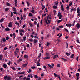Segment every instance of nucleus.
Instances as JSON below:
<instances>
[{
	"label": "nucleus",
	"instance_id": "f257e3e1",
	"mask_svg": "<svg viewBox=\"0 0 80 80\" xmlns=\"http://www.w3.org/2000/svg\"><path fill=\"white\" fill-rule=\"evenodd\" d=\"M11 77L10 76H8L7 75L5 76L4 77V79L5 80H11Z\"/></svg>",
	"mask_w": 80,
	"mask_h": 80
},
{
	"label": "nucleus",
	"instance_id": "f03ea898",
	"mask_svg": "<svg viewBox=\"0 0 80 80\" xmlns=\"http://www.w3.org/2000/svg\"><path fill=\"white\" fill-rule=\"evenodd\" d=\"M58 17H59V19H62V13L60 12H58Z\"/></svg>",
	"mask_w": 80,
	"mask_h": 80
},
{
	"label": "nucleus",
	"instance_id": "7ed1b4c3",
	"mask_svg": "<svg viewBox=\"0 0 80 80\" xmlns=\"http://www.w3.org/2000/svg\"><path fill=\"white\" fill-rule=\"evenodd\" d=\"M12 22H11L10 23H9L8 27L10 28H12Z\"/></svg>",
	"mask_w": 80,
	"mask_h": 80
},
{
	"label": "nucleus",
	"instance_id": "20e7f679",
	"mask_svg": "<svg viewBox=\"0 0 80 80\" xmlns=\"http://www.w3.org/2000/svg\"><path fill=\"white\" fill-rule=\"evenodd\" d=\"M47 57H45L43 59L44 60H47V59H50V56H46Z\"/></svg>",
	"mask_w": 80,
	"mask_h": 80
},
{
	"label": "nucleus",
	"instance_id": "39448f33",
	"mask_svg": "<svg viewBox=\"0 0 80 80\" xmlns=\"http://www.w3.org/2000/svg\"><path fill=\"white\" fill-rule=\"evenodd\" d=\"M61 10L62 11H64V8L63 7V5H62L61 6Z\"/></svg>",
	"mask_w": 80,
	"mask_h": 80
},
{
	"label": "nucleus",
	"instance_id": "423d86ee",
	"mask_svg": "<svg viewBox=\"0 0 80 80\" xmlns=\"http://www.w3.org/2000/svg\"><path fill=\"white\" fill-rule=\"evenodd\" d=\"M58 57V54H56V55H54L53 57V59H55V58H57Z\"/></svg>",
	"mask_w": 80,
	"mask_h": 80
},
{
	"label": "nucleus",
	"instance_id": "0eeeda50",
	"mask_svg": "<svg viewBox=\"0 0 80 80\" xmlns=\"http://www.w3.org/2000/svg\"><path fill=\"white\" fill-rule=\"evenodd\" d=\"M80 24L79 23H77L76 25V27L77 28H80Z\"/></svg>",
	"mask_w": 80,
	"mask_h": 80
},
{
	"label": "nucleus",
	"instance_id": "6e6552de",
	"mask_svg": "<svg viewBox=\"0 0 80 80\" xmlns=\"http://www.w3.org/2000/svg\"><path fill=\"white\" fill-rule=\"evenodd\" d=\"M46 57H50V53L48 52H46Z\"/></svg>",
	"mask_w": 80,
	"mask_h": 80
},
{
	"label": "nucleus",
	"instance_id": "1a4fd4ad",
	"mask_svg": "<svg viewBox=\"0 0 80 80\" xmlns=\"http://www.w3.org/2000/svg\"><path fill=\"white\" fill-rule=\"evenodd\" d=\"M24 58H28V56L27 55H24Z\"/></svg>",
	"mask_w": 80,
	"mask_h": 80
},
{
	"label": "nucleus",
	"instance_id": "9d476101",
	"mask_svg": "<svg viewBox=\"0 0 80 80\" xmlns=\"http://www.w3.org/2000/svg\"><path fill=\"white\" fill-rule=\"evenodd\" d=\"M5 31H10V29L9 28H7L5 29Z\"/></svg>",
	"mask_w": 80,
	"mask_h": 80
},
{
	"label": "nucleus",
	"instance_id": "9b49d317",
	"mask_svg": "<svg viewBox=\"0 0 80 80\" xmlns=\"http://www.w3.org/2000/svg\"><path fill=\"white\" fill-rule=\"evenodd\" d=\"M12 36H13V39H15V38L16 37V36L15 35V33H13L12 34Z\"/></svg>",
	"mask_w": 80,
	"mask_h": 80
},
{
	"label": "nucleus",
	"instance_id": "f8f14e48",
	"mask_svg": "<svg viewBox=\"0 0 80 80\" xmlns=\"http://www.w3.org/2000/svg\"><path fill=\"white\" fill-rule=\"evenodd\" d=\"M66 26L67 27H70L72 26V24H66Z\"/></svg>",
	"mask_w": 80,
	"mask_h": 80
},
{
	"label": "nucleus",
	"instance_id": "ddd939ff",
	"mask_svg": "<svg viewBox=\"0 0 80 80\" xmlns=\"http://www.w3.org/2000/svg\"><path fill=\"white\" fill-rule=\"evenodd\" d=\"M24 73H25V72H19L18 74H24Z\"/></svg>",
	"mask_w": 80,
	"mask_h": 80
},
{
	"label": "nucleus",
	"instance_id": "4468645a",
	"mask_svg": "<svg viewBox=\"0 0 80 80\" xmlns=\"http://www.w3.org/2000/svg\"><path fill=\"white\" fill-rule=\"evenodd\" d=\"M48 66L49 67H50V68H53V67L49 64H48Z\"/></svg>",
	"mask_w": 80,
	"mask_h": 80
},
{
	"label": "nucleus",
	"instance_id": "2eb2a0df",
	"mask_svg": "<svg viewBox=\"0 0 80 80\" xmlns=\"http://www.w3.org/2000/svg\"><path fill=\"white\" fill-rule=\"evenodd\" d=\"M57 8H58V7H57L55 5H54L53 6V8H54V9H57Z\"/></svg>",
	"mask_w": 80,
	"mask_h": 80
},
{
	"label": "nucleus",
	"instance_id": "dca6fc26",
	"mask_svg": "<svg viewBox=\"0 0 80 80\" xmlns=\"http://www.w3.org/2000/svg\"><path fill=\"white\" fill-rule=\"evenodd\" d=\"M62 21V19H61V20H58L57 21V23H60Z\"/></svg>",
	"mask_w": 80,
	"mask_h": 80
},
{
	"label": "nucleus",
	"instance_id": "f3484780",
	"mask_svg": "<svg viewBox=\"0 0 80 80\" xmlns=\"http://www.w3.org/2000/svg\"><path fill=\"white\" fill-rule=\"evenodd\" d=\"M66 10H69V9H70V8H69V5H68L67 7H66Z\"/></svg>",
	"mask_w": 80,
	"mask_h": 80
},
{
	"label": "nucleus",
	"instance_id": "a211bd4d",
	"mask_svg": "<svg viewBox=\"0 0 80 80\" xmlns=\"http://www.w3.org/2000/svg\"><path fill=\"white\" fill-rule=\"evenodd\" d=\"M77 13L78 14L80 13V10H79V8H78L77 10Z\"/></svg>",
	"mask_w": 80,
	"mask_h": 80
},
{
	"label": "nucleus",
	"instance_id": "6ab92c4d",
	"mask_svg": "<svg viewBox=\"0 0 80 80\" xmlns=\"http://www.w3.org/2000/svg\"><path fill=\"white\" fill-rule=\"evenodd\" d=\"M11 68H12V69L13 70H16V69L14 67L12 66V67H11Z\"/></svg>",
	"mask_w": 80,
	"mask_h": 80
},
{
	"label": "nucleus",
	"instance_id": "aec40b11",
	"mask_svg": "<svg viewBox=\"0 0 80 80\" xmlns=\"http://www.w3.org/2000/svg\"><path fill=\"white\" fill-rule=\"evenodd\" d=\"M3 67L5 68L7 67V65L6 64H4L3 65Z\"/></svg>",
	"mask_w": 80,
	"mask_h": 80
},
{
	"label": "nucleus",
	"instance_id": "412c9836",
	"mask_svg": "<svg viewBox=\"0 0 80 80\" xmlns=\"http://www.w3.org/2000/svg\"><path fill=\"white\" fill-rule=\"evenodd\" d=\"M33 42H34V44H35L37 42V40L36 39H34L33 40Z\"/></svg>",
	"mask_w": 80,
	"mask_h": 80
},
{
	"label": "nucleus",
	"instance_id": "4be33fe9",
	"mask_svg": "<svg viewBox=\"0 0 80 80\" xmlns=\"http://www.w3.org/2000/svg\"><path fill=\"white\" fill-rule=\"evenodd\" d=\"M19 31H20V32H25V31L23 30L22 29H20Z\"/></svg>",
	"mask_w": 80,
	"mask_h": 80
},
{
	"label": "nucleus",
	"instance_id": "5701e85b",
	"mask_svg": "<svg viewBox=\"0 0 80 80\" xmlns=\"http://www.w3.org/2000/svg\"><path fill=\"white\" fill-rule=\"evenodd\" d=\"M8 10H9V8H6L5 9V11H6V12H8Z\"/></svg>",
	"mask_w": 80,
	"mask_h": 80
},
{
	"label": "nucleus",
	"instance_id": "b1692460",
	"mask_svg": "<svg viewBox=\"0 0 80 80\" xmlns=\"http://www.w3.org/2000/svg\"><path fill=\"white\" fill-rule=\"evenodd\" d=\"M15 24L16 25H18V26H19L20 25V24H19V23H18L17 21L15 22Z\"/></svg>",
	"mask_w": 80,
	"mask_h": 80
},
{
	"label": "nucleus",
	"instance_id": "393cba45",
	"mask_svg": "<svg viewBox=\"0 0 80 80\" xmlns=\"http://www.w3.org/2000/svg\"><path fill=\"white\" fill-rule=\"evenodd\" d=\"M73 7H72L71 10H70L71 13H72V12H73Z\"/></svg>",
	"mask_w": 80,
	"mask_h": 80
},
{
	"label": "nucleus",
	"instance_id": "a878e982",
	"mask_svg": "<svg viewBox=\"0 0 80 80\" xmlns=\"http://www.w3.org/2000/svg\"><path fill=\"white\" fill-rule=\"evenodd\" d=\"M13 11H14V12H17V9H16V8H13Z\"/></svg>",
	"mask_w": 80,
	"mask_h": 80
},
{
	"label": "nucleus",
	"instance_id": "bb28decb",
	"mask_svg": "<svg viewBox=\"0 0 80 80\" xmlns=\"http://www.w3.org/2000/svg\"><path fill=\"white\" fill-rule=\"evenodd\" d=\"M16 50H17V51H16L18 53V52H19V50H20V49H19L18 48H16Z\"/></svg>",
	"mask_w": 80,
	"mask_h": 80
},
{
	"label": "nucleus",
	"instance_id": "cd10ccee",
	"mask_svg": "<svg viewBox=\"0 0 80 80\" xmlns=\"http://www.w3.org/2000/svg\"><path fill=\"white\" fill-rule=\"evenodd\" d=\"M3 20H4V19H3V18H2V19H1L0 20V22H1V23H2V22H3Z\"/></svg>",
	"mask_w": 80,
	"mask_h": 80
},
{
	"label": "nucleus",
	"instance_id": "c85d7f7f",
	"mask_svg": "<svg viewBox=\"0 0 80 80\" xmlns=\"http://www.w3.org/2000/svg\"><path fill=\"white\" fill-rule=\"evenodd\" d=\"M66 55H67V56H70V53L69 52L66 53Z\"/></svg>",
	"mask_w": 80,
	"mask_h": 80
},
{
	"label": "nucleus",
	"instance_id": "c756f323",
	"mask_svg": "<svg viewBox=\"0 0 80 80\" xmlns=\"http://www.w3.org/2000/svg\"><path fill=\"white\" fill-rule=\"evenodd\" d=\"M29 17H33V14L31 13H29Z\"/></svg>",
	"mask_w": 80,
	"mask_h": 80
},
{
	"label": "nucleus",
	"instance_id": "7c9ffc66",
	"mask_svg": "<svg viewBox=\"0 0 80 80\" xmlns=\"http://www.w3.org/2000/svg\"><path fill=\"white\" fill-rule=\"evenodd\" d=\"M61 59L62 60H64V61H67V60L64 58H61Z\"/></svg>",
	"mask_w": 80,
	"mask_h": 80
},
{
	"label": "nucleus",
	"instance_id": "2f4dec72",
	"mask_svg": "<svg viewBox=\"0 0 80 80\" xmlns=\"http://www.w3.org/2000/svg\"><path fill=\"white\" fill-rule=\"evenodd\" d=\"M29 40L30 42H33V39H32V38L29 39Z\"/></svg>",
	"mask_w": 80,
	"mask_h": 80
},
{
	"label": "nucleus",
	"instance_id": "473e14b6",
	"mask_svg": "<svg viewBox=\"0 0 80 80\" xmlns=\"http://www.w3.org/2000/svg\"><path fill=\"white\" fill-rule=\"evenodd\" d=\"M74 57V54H72L71 55L70 58H73Z\"/></svg>",
	"mask_w": 80,
	"mask_h": 80
},
{
	"label": "nucleus",
	"instance_id": "72a5a7b5",
	"mask_svg": "<svg viewBox=\"0 0 80 80\" xmlns=\"http://www.w3.org/2000/svg\"><path fill=\"white\" fill-rule=\"evenodd\" d=\"M31 12L32 13H35V10L34 9H32L31 10Z\"/></svg>",
	"mask_w": 80,
	"mask_h": 80
},
{
	"label": "nucleus",
	"instance_id": "f704fd0d",
	"mask_svg": "<svg viewBox=\"0 0 80 80\" xmlns=\"http://www.w3.org/2000/svg\"><path fill=\"white\" fill-rule=\"evenodd\" d=\"M27 65H28V63H27L26 64H23V65H22V66L23 67H26Z\"/></svg>",
	"mask_w": 80,
	"mask_h": 80
},
{
	"label": "nucleus",
	"instance_id": "c9c22d12",
	"mask_svg": "<svg viewBox=\"0 0 80 80\" xmlns=\"http://www.w3.org/2000/svg\"><path fill=\"white\" fill-rule=\"evenodd\" d=\"M44 20L45 21V22L46 23V25H47V22H48V21L46 20V19L45 18L44 19Z\"/></svg>",
	"mask_w": 80,
	"mask_h": 80
},
{
	"label": "nucleus",
	"instance_id": "e433bc0d",
	"mask_svg": "<svg viewBox=\"0 0 80 80\" xmlns=\"http://www.w3.org/2000/svg\"><path fill=\"white\" fill-rule=\"evenodd\" d=\"M22 60H23V59L22 58H19V60L18 61V62H20V61H22Z\"/></svg>",
	"mask_w": 80,
	"mask_h": 80
},
{
	"label": "nucleus",
	"instance_id": "4c0bfd02",
	"mask_svg": "<svg viewBox=\"0 0 80 80\" xmlns=\"http://www.w3.org/2000/svg\"><path fill=\"white\" fill-rule=\"evenodd\" d=\"M59 27L60 28H63L64 27H63V26L62 25H61V26H59Z\"/></svg>",
	"mask_w": 80,
	"mask_h": 80
},
{
	"label": "nucleus",
	"instance_id": "58836bf2",
	"mask_svg": "<svg viewBox=\"0 0 80 80\" xmlns=\"http://www.w3.org/2000/svg\"><path fill=\"white\" fill-rule=\"evenodd\" d=\"M64 30L66 32H68V33H69V31H68V29L66 28H64Z\"/></svg>",
	"mask_w": 80,
	"mask_h": 80
},
{
	"label": "nucleus",
	"instance_id": "ea45409f",
	"mask_svg": "<svg viewBox=\"0 0 80 80\" xmlns=\"http://www.w3.org/2000/svg\"><path fill=\"white\" fill-rule=\"evenodd\" d=\"M77 77H79V73H77L76 74Z\"/></svg>",
	"mask_w": 80,
	"mask_h": 80
},
{
	"label": "nucleus",
	"instance_id": "a19ab883",
	"mask_svg": "<svg viewBox=\"0 0 80 80\" xmlns=\"http://www.w3.org/2000/svg\"><path fill=\"white\" fill-rule=\"evenodd\" d=\"M23 16L22 15H21V20H23Z\"/></svg>",
	"mask_w": 80,
	"mask_h": 80
},
{
	"label": "nucleus",
	"instance_id": "79ce46f5",
	"mask_svg": "<svg viewBox=\"0 0 80 80\" xmlns=\"http://www.w3.org/2000/svg\"><path fill=\"white\" fill-rule=\"evenodd\" d=\"M27 45H26V47H27V48H28V47H30V45H29V44H27Z\"/></svg>",
	"mask_w": 80,
	"mask_h": 80
},
{
	"label": "nucleus",
	"instance_id": "37998d69",
	"mask_svg": "<svg viewBox=\"0 0 80 80\" xmlns=\"http://www.w3.org/2000/svg\"><path fill=\"white\" fill-rule=\"evenodd\" d=\"M44 8H45V5H42V10H44Z\"/></svg>",
	"mask_w": 80,
	"mask_h": 80
},
{
	"label": "nucleus",
	"instance_id": "c03bdc74",
	"mask_svg": "<svg viewBox=\"0 0 80 80\" xmlns=\"http://www.w3.org/2000/svg\"><path fill=\"white\" fill-rule=\"evenodd\" d=\"M2 41H3V42H6V39L5 38H3L2 39Z\"/></svg>",
	"mask_w": 80,
	"mask_h": 80
},
{
	"label": "nucleus",
	"instance_id": "a18cd8bd",
	"mask_svg": "<svg viewBox=\"0 0 80 80\" xmlns=\"http://www.w3.org/2000/svg\"><path fill=\"white\" fill-rule=\"evenodd\" d=\"M56 2H57L56 3L55 5H56V6H58V3H59L58 2V1H56Z\"/></svg>",
	"mask_w": 80,
	"mask_h": 80
},
{
	"label": "nucleus",
	"instance_id": "49530a36",
	"mask_svg": "<svg viewBox=\"0 0 80 80\" xmlns=\"http://www.w3.org/2000/svg\"><path fill=\"white\" fill-rule=\"evenodd\" d=\"M26 36L24 37H23V39L24 41H25V40H26Z\"/></svg>",
	"mask_w": 80,
	"mask_h": 80
},
{
	"label": "nucleus",
	"instance_id": "de8ad7c7",
	"mask_svg": "<svg viewBox=\"0 0 80 80\" xmlns=\"http://www.w3.org/2000/svg\"><path fill=\"white\" fill-rule=\"evenodd\" d=\"M13 12H12L11 13V15L10 17H13Z\"/></svg>",
	"mask_w": 80,
	"mask_h": 80
},
{
	"label": "nucleus",
	"instance_id": "09e8293b",
	"mask_svg": "<svg viewBox=\"0 0 80 80\" xmlns=\"http://www.w3.org/2000/svg\"><path fill=\"white\" fill-rule=\"evenodd\" d=\"M48 15H49V18L50 20H51L52 19V18H51V15L50 14H49Z\"/></svg>",
	"mask_w": 80,
	"mask_h": 80
},
{
	"label": "nucleus",
	"instance_id": "8fccbe9b",
	"mask_svg": "<svg viewBox=\"0 0 80 80\" xmlns=\"http://www.w3.org/2000/svg\"><path fill=\"white\" fill-rule=\"evenodd\" d=\"M54 75L55 76V77H58V75H57L55 73H54Z\"/></svg>",
	"mask_w": 80,
	"mask_h": 80
},
{
	"label": "nucleus",
	"instance_id": "3c124183",
	"mask_svg": "<svg viewBox=\"0 0 80 80\" xmlns=\"http://www.w3.org/2000/svg\"><path fill=\"white\" fill-rule=\"evenodd\" d=\"M72 3H73L72 2H71L69 3V6H70V7H71V6H72Z\"/></svg>",
	"mask_w": 80,
	"mask_h": 80
},
{
	"label": "nucleus",
	"instance_id": "603ef678",
	"mask_svg": "<svg viewBox=\"0 0 80 80\" xmlns=\"http://www.w3.org/2000/svg\"><path fill=\"white\" fill-rule=\"evenodd\" d=\"M9 39V38L8 37V36H7L6 37V40H8Z\"/></svg>",
	"mask_w": 80,
	"mask_h": 80
},
{
	"label": "nucleus",
	"instance_id": "864d4df0",
	"mask_svg": "<svg viewBox=\"0 0 80 80\" xmlns=\"http://www.w3.org/2000/svg\"><path fill=\"white\" fill-rule=\"evenodd\" d=\"M34 77L35 78H38V76L37 75H35Z\"/></svg>",
	"mask_w": 80,
	"mask_h": 80
},
{
	"label": "nucleus",
	"instance_id": "5fc2aeb1",
	"mask_svg": "<svg viewBox=\"0 0 80 80\" xmlns=\"http://www.w3.org/2000/svg\"><path fill=\"white\" fill-rule=\"evenodd\" d=\"M0 57H1V58H3V55H0Z\"/></svg>",
	"mask_w": 80,
	"mask_h": 80
},
{
	"label": "nucleus",
	"instance_id": "6e6d98bb",
	"mask_svg": "<svg viewBox=\"0 0 80 80\" xmlns=\"http://www.w3.org/2000/svg\"><path fill=\"white\" fill-rule=\"evenodd\" d=\"M26 80H30V77H28L27 78Z\"/></svg>",
	"mask_w": 80,
	"mask_h": 80
},
{
	"label": "nucleus",
	"instance_id": "4d7b16f0",
	"mask_svg": "<svg viewBox=\"0 0 80 80\" xmlns=\"http://www.w3.org/2000/svg\"><path fill=\"white\" fill-rule=\"evenodd\" d=\"M50 22H51V21L50 20H48V23H50Z\"/></svg>",
	"mask_w": 80,
	"mask_h": 80
},
{
	"label": "nucleus",
	"instance_id": "13d9d810",
	"mask_svg": "<svg viewBox=\"0 0 80 80\" xmlns=\"http://www.w3.org/2000/svg\"><path fill=\"white\" fill-rule=\"evenodd\" d=\"M6 5H7V6H10V3L8 2L7 3Z\"/></svg>",
	"mask_w": 80,
	"mask_h": 80
},
{
	"label": "nucleus",
	"instance_id": "bf43d9fd",
	"mask_svg": "<svg viewBox=\"0 0 80 80\" xmlns=\"http://www.w3.org/2000/svg\"><path fill=\"white\" fill-rule=\"evenodd\" d=\"M29 25L30 27H33V25H32V24L31 23H29Z\"/></svg>",
	"mask_w": 80,
	"mask_h": 80
},
{
	"label": "nucleus",
	"instance_id": "052dcab7",
	"mask_svg": "<svg viewBox=\"0 0 80 80\" xmlns=\"http://www.w3.org/2000/svg\"><path fill=\"white\" fill-rule=\"evenodd\" d=\"M41 55H42V54L41 53H39V55L38 56V57L39 58L40 57H41Z\"/></svg>",
	"mask_w": 80,
	"mask_h": 80
},
{
	"label": "nucleus",
	"instance_id": "680f3d73",
	"mask_svg": "<svg viewBox=\"0 0 80 80\" xmlns=\"http://www.w3.org/2000/svg\"><path fill=\"white\" fill-rule=\"evenodd\" d=\"M78 58H79V57H78L76 58V60H77V61H78Z\"/></svg>",
	"mask_w": 80,
	"mask_h": 80
},
{
	"label": "nucleus",
	"instance_id": "e2e57ef3",
	"mask_svg": "<svg viewBox=\"0 0 80 80\" xmlns=\"http://www.w3.org/2000/svg\"><path fill=\"white\" fill-rule=\"evenodd\" d=\"M62 34H61L59 35V36L58 37V38H60V37H62Z\"/></svg>",
	"mask_w": 80,
	"mask_h": 80
},
{
	"label": "nucleus",
	"instance_id": "0e129e2a",
	"mask_svg": "<svg viewBox=\"0 0 80 80\" xmlns=\"http://www.w3.org/2000/svg\"><path fill=\"white\" fill-rule=\"evenodd\" d=\"M39 23H38V25L37 26V28H39V27H40Z\"/></svg>",
	"mask_w": 80,
	"mask_h": 80
},
{
	"label": "nucleus",
	"instance_id": "69168bd1",
	"mask_svg": "<svg viewBox=\"0 0 80 80\" xmlns=\"http://www.w3.org/2000/svg\"><path fill=\"white\" fill-rule=\"evenodd\" d=\"M26 78H27L26 77H24V78H23L22 79H23V80H26Z\"/></svg>",
	"mask_w": 80,
	"mask_h": 80
},
{
	"label": "nucleus",
	"instance_id": "338daca9",
	"mask_svg": "<svg viewBox=\"0 0 80 80\" xmlns=\"http://www.w3.org/2000/svg\"><path fill=\"white\" fill-rule=\"evenodd\" d=\"M20 35H21V36H23V33L22 32L20 33Z\"/></svg>",
	"mask_w": 80,
	"mask_h": 80
},
{
	"label": "nucleus",
	"instance_id": "774afa93",
	"mask_svg": "<svg viewBox=\"0 0 80 80\" xmlns=\"http://www.w3.org/2000/svg\"><path fill=\"white\" fill-rule=\"evenodd\" d=\"M14 53H15V55H17V53H18L16 52V51L14 52Z\"/></svg>",
	"mask_w": 80,
	"mask_h": 80
}]
</instances>
